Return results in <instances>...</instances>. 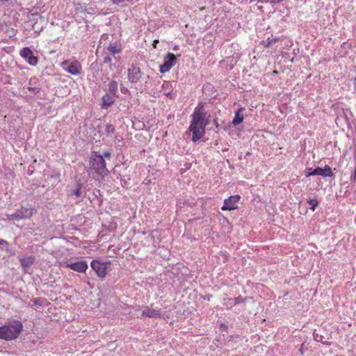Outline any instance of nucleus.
<instances>
[{"mask_svg":"<svg viewBox=\"0 0 356 356\" xmlns=\"http://www.w3.org/2000/svg\"><path fill=\"white\" fill-rule=\"evenodd\" d=\"M22 324L19 321H13L0 327V338L11 340L17 337L22 330Z\"/></svg>","mask_w":356,"mask_h":356,"instance_id":"nucleus-1","label":"nucleus"},{"mask_svg":"<svg viewBox=\"0 0 356 356\" xmlns=\"http://www.w3.org/2000/svg\"><path fill=\"white\" fill-rule=\"evenodd\" d=\"M90 168L95 174L98 176L104 177L107 175L108 170L106 167V162L103 156L93 152L90 159Z\"/></svg>","mask_w":356,"mask_h":356,"instance_id":"nucleus-2","label":"nucleus"},{"mask_svg":"<svg viewBox=\"0 0 356 356\" xmlns=\"http://www.w3.org/2000/svg\"><path fill=\"white\" fill-rule=\"evenodd\" d=\"M207 123L204 124H193L191 123L188 131L192 133V140L197 142L200 140L205 134V128Z\"/></svg>","mask_w":356,"mask_h":356,"instance_id":"nucleus-3","label":"nucleus"},{"mask_svg":"<svg viewBox=\"0 0 356 356\" xmlns=\"http://www.w3.org/2000/svg\"><path fill=\"white\" fill-rule=\"evenodd\" d=\"M61 67L64 70L72 75H79L81 74V65L77 60H64L61 63Z\"/></svg>","mask_w":356,"mask_h":356,"instance_id":"nucleus-4","label":"nucleus"},{"mask_svg":"<svg viewBox=\"0 0 356 356\" xmlns=\"http://www.w3.org/2000/svg\"><path fill=\"white\" fill-rule=\"evenodd\" d=\"M207 113L204 111V106L201 104L198 105L195 108V111L192 115V121L191 123L193 124H204L207 123Z\"/></svg>","mask_w":356,"mask_h":356,"instance_id":"nucleus-5","label":"nucleus"},{"mask_svg":"<svg viewBox=\"0 0 356 356\" xmlns=\"http://www.w3.org/2000/svg\"><path fill=\"white\" fill-rule=\"evenodd\" d=\"M176 63L177 56L172 53H168L164 57L163 64L160 65V72L163 74L169 72Z\"/></svg>","mask_w":356,"mask_h":356,"instance_id":"nucleus-6","label":"nucleus"},{"mask_svg":"<svg viewBox=\"0 0 356 356\" xmlns=\"http://www.w3.org/2000/svg\"><path fill=\"white\" fill-rule=\"evenodd\" d=\"M33 215L32 209H29L25 207H22L18 209L15 213L12 214H8L7 218L8 220H19L23 218H31Z\"/></svg>","mask_w":356,"mask_h":356,"instance_id":"nucleus-7","label":"nucleus"},{"mask_svg":"<svg viewBox=\"0 0 356 356\" xmlns=\"http://www.w3.org/2000/svg\"><path fill=\"white\" fill-rule=\"evenodd\" d=\"M241 197L239 195H232L228 197L227 199H225L224 200V204L221 207V209L223 211L226 210H234L237 209L238 206L237 204L238 201L240 200Z\"/></svg>","mask_w":356,"mask_h":356,"instance_id":"nucleus-8","label":"nucleus"},{"mask_svg":"<svg viewBox=\"0 0 356 356\" xmlns=\"http://www.w3.org/2000/svg\"><path fill=\"white\" fill-rule=\"evenodd\" d=\"M143 73L139 67L136 65H132L128 69V79L131 83H137L142 77Z\"/></svg>","mask_w":356,"mask_h":356,"instance_id":"nucleus-9","label":"nucleus"},{"mask_svg":"<svg viewBox=\"0 0 356 356\" xmlns=\"http://www.w3.org/2000/svg\"><path fill=\"white\" fill-rule=\"evenodd\" d=\"M90 266L99 277L104 278L106 276L107 269L106 264L97 260H93L91 262Z\"/></svg>","mask_w":356,"mask_h":356,"instance_id":"nucleus-10","label":"nucleus"},{"mask_svg":"<svg viewBox=\"0 0 356 356\" xmlns=\"http://www.w3.org/2000/svg\"><path fill=\"white\" fill-rule=\"evenodd\" d=\"M66 266L78 273H84L88 269V264L86 261H81L75 263L67 264Z\"/></svg>","mask_w":356,"mask_h":356,"instance_id":"nucleus-11","label":"nucleus"},{"mask_svg":"<svg viewBox=\"0 0 356 356\" xmlns=\"http://www.w3.org/2000/svg\"><path fill=\"white\" fill-rule=\"evenodd\" d=\"M161 312L159 309H150L146 307L142 312L141 318L149 317L153 318H160Z\"/></svg>","mask_w":356,"mask_h":356,"instance_id":"nucleus-12","label":"nucleus"},{"mask_svg":"<svg viewBox=\"0 0 356 356\" xmlns=\"http://www.w3.org/2000/svg\"><path fill=\"white\" fill-rule=\"evenodd\" d=\"M314 173H315V175H321L324 177L333 176V172H332L331 168L327 165H325L324 168H315Z\"/></svg>","mask_w":356,"mask_h":356,"instance_id":"nucleus-13","label":"nucleus"},{"mask_svg":"<svg viewBox=\"0 0 356 356\" xmlns=\"http://www.w3.org/2000/svg\"><path fill=\"white\" fill-rule=\"evenodd\" d=\"M102 108H108L111 106V105L114 103V98L108 94H106L102 97Z\"/></svg>","mask_w":356,"mask_h":356,"instance_id":"nucleus-14","label":"nucleus"},{"mask_svg":"<svg viewBox=\"0 0 356 356\" xmlns=\"http://www.w3.org/2000/svg\"><path fill=\"white\" fill-rule=\"evenodd\" d=\"M313 335H314V339L315 341H316L318 342H321L323 344H328V341H327L328 337L323 335L321 333V330H315L314 331Z\"/></svg>","mask_w":356,"mask_h":356,"instance_id":"nucleus-15","label":"nucleus"},{"mask_svg":"<svg viewBox=\"0 0 356 356\" xmlns=\"http://www.w3.org/2000/svg\"><path fill=\"white\" fill-rule=\"evenodd\" d=\"M242 110L243 108H241L235 112V116L232 120V124L234 126H237L243 122V115L241 113Z\"/></svg>","mask_w":356,"mask_h":356,"instance_id":"nucleus-16","label":"nucleus"},{"mask_svg":"<svg viewBox=\"0 0 356 356\" xmlns=\"http://www.w3.org/2000/svg\"><path fill=\"white\" fill-rule=\"evenodd\" d=\"M19 261H20L21 265L24 268H29L33 264L35 259H34V257L29 256V257H24V258H20Z\"/></svg>","mask_w":356,"mask_h":356,"instance_id":"nucleus-17","label":"nucleus"},{"mask_svg":"<svg viewBox=\"0 0 356 356\" xmlns=\"http://www.w3.org/2000/svg\"><path fill=\"white\" fill-rule=\"evenodd\" d=\"M107 49L113 55L118 54L122 51L121 46L118 44H111L108 47Z\"/></svg>","mask_w":356,"mask_h":356,"instance_id":"nucleus-18","label":"nucleus"},{"mask_svg":"<svg viewBox=\"0 0 356 356\" xmlns=\"http://www.w3.org/2000/svg\"><path fill=\"white\" fill-rule=\"evenodd\" d=\"M118 83L115 81H112L108 85V91L113 96H116L118 93Z\"/></svg>","mask_w":356,"mask_h":356,"instance_id":"nucleus-19","label":"nucleus"},{"mask_svg":"<svg viewBox=\"0 0 356 356\" xmlns=\"http://www.w3.org/2000/svg\"><path fill=\"white\" fill-rule=\"evenodd\" d=\"M19 54L22 58L28 59L31 55H33V52L29 47H24L20 50Z\"/></svg>","mask_w":356,"mask_h":356,"instance_id":"nucleus-20","label":"nucleus"},{"mask_svg":"<svg viewBox=\"0 0 356 356\" xmlns=\"http://www.w3.org/2000/svg\"><path fill=\"white\" fill-rule=\"evenodd\" d=\"M307 202H308L309 205L310 206V209L312 211H314L318 204V202L316 199H310L308 200Z\"/></svg>","mask_w":356,"mask_h":356,"instance_id":"nucleus-21","label":"nucleus"},{"mask_svg":"<svg viewBox=\"0 0 356 356\" xmlns=\"http://www.w3.org/2000/svg\"><path fill=\"white\" fill-rule=\"evenodd\" d=\"M28 63L33 66H35L38 64V59L36 56L31 55L28 59H26Z\"/></svg>","mask_w":356,"mask_h":356,"instance_id":"nucleus-22","label":"nucleus"},{"mask_svg":"<svg viewBox=\"0 0 356 356\" xmlns=\"http://www.w3.org/2000/svg\"><path fill=\"white\" fill-rule=\"evenodd\" d=\"M115 131V127L110 124H106L105 127V131L107 134V136H110L111 134H113Z\"/></svg>","mask_w":356,"mask_h":356,"instance_id":"nucleus-23","label":"nucleus"},{"mask_svg":"<svg viewBox=\"0 0 356 356\" xmlns=\"http://www.w3.org/2000/svg\"><path fill=\"white\" fill-rule=\"evenodd\" d=\"M277 41V39L276 38H268L267 40L265 42V45L267 47H271L273 44H275Z\"/></svg>","mask_w":356,"mask_h":356,"instance_id":"nucleus-24","label":"nucleus"},{"mask_svg":"<svg viewBox=\"0 0 356 356\" xmlns=\"http://www.w3.org/2000/svg\"><path fill=\"white\" fill-rule=\"evenodd\" d=\"M305 175L307 177L315 175L314 169L313 170L312 168H307L305 170Z\"/></svg>","mask_w":356,"mask_h":356,"instance_id":"nucleus-25","label":"nucleus"},{"mask_svg":"<svg viewBox=\"0 0 356 356\" xmlns=\"http://www.w3.org/2000/svg\"><path fill=\"white\" fill-rule=\"evenodd\" d=\"M28 90H29V91L32 92L34 94H37V93H38L40 92V89L38 87L29 86L28 87Z\"/></svg>","mask_w":356,"mask_h":356,"instance_id":"nucleus-26","label":"nucleus"},{"mask_svg":"<svg viewBox=\"0 0 356 356\" xmlns=\"http://www.w3.org/2000/svg\"><path fill=\"white\" fill-rule=\"evenodd\" d=\"M81 188L80 187L77 188L76 189H75L74 191H73L71 193L72 195H75L76 197H80L81 196Z\"/></svg>","mask_w":356,"mask_h":356,"instance_id":"nucleus-27","label":"nucleus"},{"mask_svg":"<svg viewBox=\"0 0 356 356\" xmlns=\"http://www.w3.org/2000/svg\"><path fill=\"white\" fill-rule=\"evenodd\" d=\"M131 0H111V1L115 4H120L124 2H129Z\"/></svg>","mask_w":356,"mask_h":356,"instance_id":"nucleus-28","label":"nucleus"},{"mask_svg":"<svg viewBox=\"0 0 356 356\" xmlns=\"http://www.w3.org/2000/svg\"><path fill=\"white\" fill-rule=\"evenodd\" d=\"M32 301L33 302L35 305L40 306L42 305L40 299H33Z\"/></svg>","mask_w":356,"mask_h":356,"instance_id":"nucleus-29","label":"nucleus"},{"mask_svg":"<svg viewBox=\"0 0 356 356\" xmlns=\"http://www.w3.org/2000/svg\"><path fill=\"white\" fill-rule=\"evenodd\" d=\"M111 58L108 56H106L104 57V63H111Z\"/></svg>","mask_w":356,"mask_h":356,"instance_id":"nucleus-30","label":"nucleus"},{"mask_svg":"<svg viewBox=\"0 0 356 356\" xmlns=\"http://www.w3.org/2000/svg\"><path fill=\"white\" fill-rule=\"evenodd\" d=\"M102 156L103 157L104 156L106 158L109 159L111 157V153L109 152H104Z\"/></svg>","mask_w":356,"mask_h":356,"instance_id":"nucleus-31","label":"nucleus"},{"mask_svg":"<svg viewBox=\"0 0 356 356\" xmlns=\"http://www.w3.org/2000/svg\"><path fill=\"white\" fill-rule=\"evenodd\" d=\"M0 245H8V242L5 240H3V239H1L0 238Z\"/></svg>","mask_w":356,"mask_h":356,"instance_id":"nucleus-32","label":"nucleus"},{"mask_svg":"<svg viewBox=\"0 0 356 356\" xmlns=\"http://www.w3.org/2000/svg\"><path fill=\"white\" fill-rule=\"evenodd\" d=\"M351 180H352V181H356V169H355V172H354L353 177H351Z\"/></svg>","mask_w":356,"mask_h":356,"instance_id":"nucleus-33","label":"nucleus"},{"mask_svg":"<svg viewBox=\"0 0 356 356\" xmlns=\"http://www.w3.org/2000/svg\"><path fill=\"white\" fill-rule=\"evenodd\" d=\"M121 91L122 93H126L128 91V90L127 88H121Z\"/></svg>","mask_w":356,"mask_h":356,"instance_id":"nucleus-34","label":"nucleus"},{"mask_svg":"<svg viewBox=\"0 0 356 356\" xmlns=\"http://www.w3.org/2000/svg\"><path fill=\"white\" fill-rule=\"evenodd\" d=\"M157 42H159V40H154V44H153V45H154V47H156V43H157Z\"/></svg>","mask_w":356,"mask_h":356,"instance_id":"nucleus-35","label":"nucleus"},{"mask_svg":"<svg viewBox=\"0 0 356 356\" xmlns=\"http://www.w3.org/2000/svg\"><path fill=\"white\" fill-rule=\"evenodd\" d=\"M9 0H0V3H5L8 1Z\"/></svg>","mask_w":356,"mask_h":356,"instance_id":"nucleus-36","label":"nucleus"},{"mask_svg":"<svg viewBox=\"0 0 356 356\" xmlns=\"http://www.w3.org/2000/svg\"><path fill=\"white\" fill-rule=\"evenodd\" d=\"M355 81H356V78L355 79Z\"/></svg>","mask_w":356,"mask_h":356,"instance_id":"nucleus-37","label":"nucleus"},{"mask_svg":"<svg viewBox=\"0 0 356 356\" xmlns=\"http://www.w3.org/2000/svg\"><path fill=\"white\" fill-rule=\"evenodd\" d=\"M355 81H356V78L355 79Z\"/></svg>","mask_w":356,"mask_h":356,"instance_id":"nucleus-38","label":"nucleus"}]
</instances>
